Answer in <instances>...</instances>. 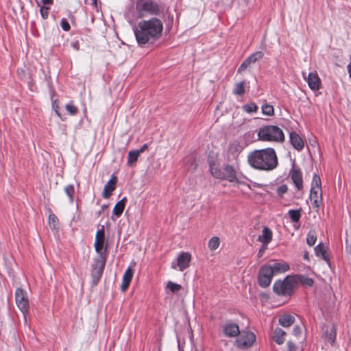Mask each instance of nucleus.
I'll use <instances>...</instances> for the list:
<instances>
[{
	"label": "nucleus",
	"mask_w": 351,
	"mask_h": 351,
	"mask_svg": "<svg viewBox=\"0 0 351 351\" xmlns=\"http://www.w3.org/2000/svg\"><path fill=\"white\" fill-rule=\"evenodd\" d=\"M247 161L250 165L259 170L271 171L278 165V158L273 148L255 150L249 154Z\"/></svg>",
	"instance_id": "obj_2"
},
{
	"label": "nucleus",
	"mask_w": 351,
	"mask_h": 351,
	"mask_svg": "<svg viewBox=\"0 0 351 351\" xmlns=\"http://www.w3.org/2000/svg\"><path fill=\"white\" fill-rule=\"evenodd\" d=\"M348 71L351 78V62L348 65Z\"/></svg>",
	"instance_id": "obj_55"
},
{
	"label": "nucleus",
	"mask_w": 351,
	"mask_h": 351,
	"mask_svg": "<svg viewBox=\"0 0 351 351\" xmlns=\"http://www.w3.org/2000/svg\"><path fill=\"white\" fill-rule=\"evenodd\" d=\"M66 110L71 115H75L78 112V108L71 101L65 106Z\"/></svg>",
	"instance_id": "obj_39"
},
{
	"label": "nucleus",
	"mask_w": 351,
	"mask_h": 351,
	"mask_svg": "<svg viewBox=\"0 0 351 351\" xmlns=\"http://www.w3.org/2000/svg\"><path fill=\"white\" fill-rule=\"evenodd\" d=\"M140 154L136 151H130L128 156V165L132 167L134 166L137 162Z\"/></svg>",
	"instance_id": "obj_27"
},
{
	"label": "nucleus",
	"mask_w": 351,
	"mask_h": 351,
	"mask_svg": "<svg viewBox=\"0 0 351 351\" xmlns=\"http://www.w3.org/2000/svg\"><path fill=\"white\" fill-rule=\"evenodd\" d=\"M272 232L268 227H264L262 234L258 236V241L263 244H269L272 239Z\"/></svg>",
	"instance_id": "obj_22"
},
{
	"label": "nucleus",
	"mask_w": 351,
	"mask_h": 351,
	"mask_svg": "<svg viewBox=\"0 0 351 351\" xmlns=\"http://www.w3.org/2000/svg\"><path fill=\"white\" fill-rule=\"evenodd\" d=\"M125 197H123L121 200L119 201L113 208V214L117 217H119L123 212L125 208Z\"/></svg>",
	"instance_id": "obj_25"
},
{
	"label": "nucleus",
	"mask_w": 351,
	"mask_h": 351,
	"mask_svg": "<svg viewBox=\"0 0 351 351\" xmlns=\"http://www.w3.org/2000/svg\"><path fill=\"white\" fill-rule=\"evenodd\" d=\"M64 192L69 198L71 203L73 202L74 200V186L73 184H69L64 187Z\"/></svg>",
	"instance_id": "obj_32"
},
{
	"label": "nucleus",
	"mask_w": 351,
	"mask_h": 351,
	"mask_svg": "<svg viewBox=\"0 0 351 351\" xmlns=\"http://www.w3.org/2000/svg\"><path fill=\"white\" fill-rule=\"evenodd\" d=\"M267 265L269 267L273 275L285 273L289 269V265L282 260L274 261L272 264Z\"/></svg>",
	"instance_id": "obj_14"
},
{
	"label": "nucleus",
	"mask_w": 351,
	"mask_h": 351,
	"mask_svg": "<svg viewBox=\"0 0 351 351\" xmlns=\"http://www.w3.org/2000/svg\"><path fill=\"white\" fill-rule=\"evenodd\" d=\"M294 322V317L289 314L282 315L278 319L279 324L283 327H289L292 325Z\"/></svg>",
	"instance_id": "obj_23"
},
{
	"label": "nucleus",
	"mask_w": 351,
	"mask_h": 351,
	"mask_svg": "<svg viewBox=\"0 0 351 351\" xmlns=\"http://www.w3.org/2000/svg\"><path fill=\"white\" fill-rule=\"evenodd\" d=\"M262 112L267 116H273L274 114V108L272 105L264 104L262 106Z\"/></svg>",
	"instance_id": "obj_34"
},
{
	"label": "nucleus",
	"mask_w": 351,
	"mask_h": 351,
	"mask_svg": "<svg viewBox=\"0 0 351 351\" xmlns=\"http://www.w3.org/2000/svg\"><path fill=\"white\" fill-rule=\"evenodd\" d=\"M267 245L268 244H263L262 247H261V249L259 250V251L258 252V257H261L263 256V253L267 248Z\"/></svg>",
	"instance_id": "obj_50"
},
{
	"label": "nucleus",
	"mask_w": 351,
	"mask_h": 351,
	"mask_svg": "<svg viewBox=\"0 0 351 351\" xmlns=\"http://www.w3.org/2000/svg\"><path fill=\"white\" fill-rule=\"evenodd\" d=\"M223 178L221 179L227 180L230 182H234L237 180V173L234 167L226 165L223 169Z\"/></svg>",
	"instance_id": "obj_19"
},
{
	"label": "nucleus",
	"mask_w": 351,
	"mask_h": 351,
	"mask_svg": "<svg viewBox=\"0 0 351 351\" xmlns=\"http://www.w3.org/2000/svg\"><path fill=\"white\" fill-rule=\"evenodd\" d=\"M286 332L280 328H277L274 332V339L276 343L280 345L285 342Z\"/></svg>",
	"instance_id": "obj_24"
},
{
	"label": "nucleus",
	"mask_w": 351,
	"mask_h": 351,
	"mask_svg": "<svg viewBox=\"0 0 351 351\" xmlns=\"http://www.w3.org/2000/svg\"><path fill=\"white\" fill-rule=\"evenodd\" d=\"M117 181V177L112 176L111 178L108 181V182L105 184L102 192V197L104 198L108 199V197H110V196L112 195V191L115 189Z\"/></svg>",
	"instance_id": "obj_17"
},
{
	"label": "nucleus",
	"mask_w": 351,
	"mask_h": 351,
	"mask_svg": "<svg viewBox=\"0 0 351 351\" xmlns=\"http://www.w3.org/2000/svg\"><path fill=\"white\" fill-rule=\"evenodd\" d=\"M289 138L291 145L296 150L301 151L304 148V142L297 132H291Z\"/></svg>",
	"instance_id": "obj_18"
},
{
	"label": "nucleus",
	"mask_w": 351,
	"mask_h": 351,
	"mask_svg": "<svg viewBox=\"0 0 351 351\" xmlns=\"http://www.w3.org/2000/svg\"><path fill=\"white\" fill-rule=\"evenodd\" d=\"M134 275V271L130 267H128L125 271L123 278L121 289L123 291H125L130 285L131 280Z\"/></svg>",
	"instance_id": "obj_20"
},
{
	"label": "nucleus",
	"mask_w": 351,
	"mask_h": 351,
	"mask_svg": "<svg viewBox=\"0 0 351 351\" xmlns=\"http://www.w3.org/2000/svg\"><path fill=\"white\" fill-rule=\"evenodd\" d=\"M220 244V239L217 237H212L208 242V247L211 250L217 249Z\"/></svg>",
	"instance_id": "obj_36"
},
{
	"label": "nucleus",
	"mask_w": 351,
	"mask_h": 351,
	"mask_svg": "<svg viewBox=\"0 0 351 351\" xmlns=\"http://www.w3.org/2000/svg\"><path fill=\"white\" fill-rule=\"evenodd\" d=\"M273 276L274 275L271 271L269 267L267 265H263L258 273V285L263 288L267 287L270 285Z\"/></svg>",
	"instance_id": "obj_8"
},
{
	"label": "nucleus",
	"mask_w": 351,
	"mask_h": 351,
	"mask_svg": "<svg viewBox=\"0 0 351 351\" xmlns=\"http://www.w3.org/2000/svg\"><path fill=\"white\" fill-rule=\"evenodd\" d=\"M58 218L54 215H50L49 216V223L51 228L56 229L58 226Z\"/></svg>",
	"instance_id": "obj_42"
},
{
	"label": "nucleus",
	"mask_w": 351,
	"mask_h": 351,
	"mask_svg": "<svg viewBox=\"0 0 351 351\" xmlns=\"http://www.w3.org/2000/svg\"><path fill=\"white\" fill-rule=\"evenodd\" d=\"M291 178L295 184L296 189L300 191L303 188L302 173L300 169L293 168L290 171Z\"/></svg>",
	"instance_id": "obj_15"
},
{
	"label": "nucleus",
	"mask_w": 351,
	"mask_h": 351,
	"mask_svg": "<svg viewBox=\"0 0 351 351\" xmlns=\"http://www.w3.org/2000/svg\"><path fill=\"white\" fill-rule=\"evenodd\" d=\"M166 288L171 291L172 293H175L180 291L182 287L179 284L169 281L167 284Z\"/></svg>",
	"instance_id": "obj_37"
},
{
	"label": "nucleus",
	"mask_w": 351,
	"mask_h": 351,
	"mask_svg": "<svg viewBox=\"0 0 351 351\" xmlns=\"http://www.w3.org/2000/svg\"><path fill=\"white\" fill-rule=\"evenodd\" d=\"M233 93L236 95H242L245 93L244 82L237 83L234 86Z\"/></svg>",
	"instance_id": "obj_33"
},
{
	"label": "nucleus",
	"mask_w": 351,
	"mask_h": 351,
	"mask_svg": "<svg viewBox=\"0 0 351 351\" xmlns=\"http://www.w3.org/2000/svg\"><path fill=\"white\" fill-rule=\"evenodd\" d=\"M243 110L247 113L256 112L258 110V106L255 103L246 104L242 106Z\"/></svg>",
	"instance_id": "obj_31"
},
{
	"label": "nucleus",
	"mask_w": 351,
	"mask_h": 351,
	"mask_svg": "<svg viewBox=\"0 0 351 351\" xmlns=\"http://www.w3.org/2000/svg\"><path fill=\"white\" fill-rule=\"evenodd\" d=\"M72 47H73L75 50H78V49H79V46H78V43H72Z\"/></svg>",
	"instance_id": "obj_54"
},
{
	"label": "nucleus",
	"mask_w": 351,
	"mask_h": 351,
	"mask_svg": "<svg viewBox=\"0 0 351 351\" xmlns=\"http://www.w3.org/2000/svg\"><path fill=\"white\" fill-rule=\"evenodd\" d=\"M255 62L261 59H262L264 56V53L262 51H256L250 55Z\"/></svg>",
	"instance_id": "obj_44"
},
{
	"label": "nucleus",
	"mask_w": 351,
	"mask_h": 351,
	"mask_svg": "<svg viewBox=\"0 0 351 351\" xmlns=\"http://www.w3.org/2000/svg\"><path fill=\"white\" fill-rule=\"evenodd\" d=\"M304 259H306V260H308V254H305L304 255Z\"/></svg>",
	"instance_id": "obj_56"
},
{
	"label": "nucleus",
	"mask_w": 351,
	"mask_h": 351,
	"mask_svg": "<svg viewBox=\"0 0 351 351\" xmlns=\"http://www.w3.org/2000/svg\"><path fill=\"white\" fill-rule=\"evenodd\" d=\"M106 261V256L105 255H98L95 258L93 263L91 266V277L92 283L96 285L99 281Z\"/></svg>",
	"instance_id": "obj_5"
},
{
	"label": "nucleus",
	"mask_w": 351,
	"mask_h": 351,
	"mask_svg": "<svg viewBox=\"0 0 351 351\" xmlns=\"http://www.w3.org/2000/svg\"><path fill=\"white\" fill-rule=\"evenodd\" d=\"M41 1L44 5H52L53 4V0H41Z\"/></svg>",
	"instance_id": "obj_52"
},
{
	"label": "nucleus",
	"mask_w": 351,
	"mask_h": 351,
	"mask_svg": "<svg viewBox=\"0 0 351 351\" xmlns=\"http://www.w3.org/2000/svg\"><path fill=\"white\" fill-rule=\"evenodd\" d=\"M53 109L55 110L56 113L59 117H60V114H59V112H58V105H56V101H55V102H53Z\"/></svg>",
	"instance_id": "obj_53"
},
{
	"label": "nucleus",
	"mask_w": 351,
	"mask_h": 351,
	"mask_svg": "<svg viewBox=\"0 0 351 351\" xmlns=\"http://www.w3.org/2000/svg\"><path fill=\"white\" fill-rule=\"evenodd\" d=\"M287 186L286 184H282L278 187L276 192L280 197H282V195L287 193Z\"/></svg>",
	"instance_id": "obj_43"
},
{
	"label": "nucleus",
	"mask_w": 351,
	"mask_h": 351,
	"mask_svg": "<svg viewBox=\"0 0 351 351\" xmlns=\"http://www.w3.org/2000/svg\"><path fill=\"white\" fill-rule=\"evenodd\" d=\"M223 332L227 337H234L240 334V330L237 324L229 322L223 326Z\"/></svg>",
	"instance_id": "obj_16"
},
{
	"label": "nucleus",
	"mask_w": 351,
	"mask_h": 351,
	"mask_svg": "<svg viewBox=\"0 0 351 351\" xmlns=\"http://www.w3.org/2000/svg\"><path fill=\"white\" fill-rule=\"evenodd\" d=\"M304 79L307 82L308 87L312 90H317L321 87V80L315 72L309 73L308 76H306V73L302 72Z\"/></svg>",
	"instance_id": "obj_13"
},
{
	"label": "nucleus",
	"mask_w": 351,
	"mask_h": 351,
	"mask_svg": "<svg viewBox=\"0 0 351 351\" xmlns=\"http://www.w3.org/2000/svg\"><path fill=\"white\" fill-rule=\"evenodd\" d=\"M136 10L140 18L146 14H157L159 11V5L153 0H137Z\"/></svg>",
	"instance_id": "obj_4"
},
{
	"label": "nucleus",
	"mask_w": 351,
	"mask_h": 351,
	"mask_svg": "<svg viewBox=\"0 0 351 351\" xmlns=\"http://www.w3.org/2000/svg\"><path fill=\"white\" fill-rule=\"evenodd\" d=\"M86 4H90L93 8L97 10V0H84Z\"/></svg>",
	"instance_id": "obj_49"
},
{
	"label": "nucleus",
	"mask_w": 351,
	"mask_h": 351,
	"mask_svg": "<svg viewBox=\"0 0 351 351\" xmlns=\"http://www.w3.org/2000/svg\"><path fill=\"white\" fill-rule=\"evenodd\" d=\"M258 138L262 141L281 143L285 141L282 129L277 125H269L261 127L257 133Z\"/></svg>",
	"instance_id": "obj_3"
},
{
	"label": "nucleus",
	"mask_w": 351,
	"mask_h": 351,
	"mask_svg": "<svg viewBox=\"0 0 351 351\" xmlns=\"http://www.w3.org/2000/svg\"><path fill=\"white\" fill-rule=\"evenodd\" d=\"M40 12L43 19H47L49 14V8L43 6L40 9Z\"/></svg>",
	"instance_id": "obj_46"
},
{
	"label": "nucleus",
	"mask_w": 351,
	"mask_h": 351,
	"mask_svg": "<svg viewBox=\"0 0 351 351\" xmlns=\"http://www.w3.org/2000/svg\"><path fill=\"white\" fill-rule=\"evenodd\" d=\"M147 144H144L141 149H138V150H136L139 154H141V153H143V152H145V150L147 148Z\"/></svg>",
	"instance_id": "obj_51"
},
{
	"label": "nucleus",
	"mask_w": 351,
	"mask_h": 351,
	"mask_svg": "<svg viewBox=\"0 0 351 351\" xmlns=\"http://www.w3.org/2000/svg\"><path fill=\"white\" fill-rule=\"evenodd\" d=\"M298 278L299 281L304 285L307 287H312L313 285V280L312 278L302 275L298 276Z\"/></svg>",
	"instance_id": "obj_38"
},
{
	"label": "nucleus",
	"mask_w": 351,
	"mask_h": 351,
	"mask_svg": "<svg viewBox=\"0 0 351 351\" xmlns=\"http://www.w3.org/2000/svg\"><path fill=\"white\" fill-rule=\"evenodd\" d=\"M315 254L322 258V259L327 261L326 252L323 244L319 243L315 247Z\"/></svg>",
	"instance_id": "obj_28"
},
{
	"label": "nucleus",
	"mask_w": 351,
	"mask_h": 351,
	"mask_svg": "<svg viewBox=\"0 0 351 351\" xmlns=\"http://www.w3.org/2000/svg\"><path fill=\"white\" fill-rule=\"evenodd\" d=\"M191 261V255L189 252H181L177 257L176 261L171 263V267L174 269H178L182 271L189 266Z\"/></svg>",
	"instance_id": "obj_9"
},
{
	"label": "nucleus",
	"mask_w": 351,
	"mask_h": 351,
	"mask_svg": "<svg viewBox=\"0 0 351 351\" xmlns=\"http://www.w3.org/2000/svg\"><path fill=\"white\" fill-rule=\"evenodd\" d=\"M105 233L104 228L98 230L95 241V248L98 255H105L106 256V247H104Z\"/></svg>",
	"instance_id": "obj_12"
},
{
	"label": "nucleus",
	"mask_w": 351,
	"mask_h": 351,
	"mask_svg": "<svg viewBox=\"0 0 351 351\" xmlns=\"http://www.w3.org/2000/svg\"><path fill=\"white\" fill-rule=\"evenodd\" d=\"M317 240L316 234L314 232H310L307 234L306 243L308 245L313 246L315 245Z\"/></svg>",
	"instance_id": "obj_41"
},
{
	"label": "nucleus",
	"mask_w": 351,
	"mask_h": 351,
	"mask_svg": "<svg viewBox=\"0 0 351 351\" xmlns=\"http://www.w3.org/2000/svg\"><path fill=\"white\" fill-rule=\"evenodd\" d=\"M256 340L255 335L252 332H244L241 333L239 337L237 339L235 343L238 348H247L253 345Z\"/></svg>",
	"instance_id": "obj_11"
},
{
	"label": "nucleus",
	"mask_w": 351,
	"mask_h": 351,
	"mask_svg": "<svg viewBox=\"0 0 351 351\" xmlns=\"http://www.w3.org/2000/svg\"><path fill=\"white\" fill-rule=\"evenodd\" d=\"M288 215L293 222H298L301 217V213L300 210H290L288 212Z\"/></svg>",
	"instance_id": "obj_35"
},
{
	"label": "nucleus",
	"mask_w": 351,
	"mask_h": 351,
	"mask_svg": "<svg viewBox=\"0 0 351 351\" xmlns=\"http://www.w3.org/2000/svg\"><path fill=\"white\" fill-rule=\"evenodd\" d=\"M287 346H288L289 351H296L297 350L295 343L294 341H293L291 340L287 342Z\"/></svg>",
	"instance_id": "obj_48"
},
{
	"label": "nucleus",
	"mask_w": 351,
	"mask_h": 351,
	"mask_svg": "<svg viewBox=\"0 0 351 351\" xmlns=\"http://www.w3.org/2000/svg\"><path fill=\"white\" fill-rule=\"evenodd\" d=\"M335 339L336 329L335 326H332L326 331V339L330 343L333 344L335 341Z\"/></svg>",
	"instance_id": "obj_29"
},
{
	"label": "nucleus",
	"mask_w": 351,
	"mask_h": 351,
	"mask_svg": "<svg viewBox=\"0 0 351 351\" xmlns=\"http://www.w3.org/2000/svg\"><path fill=\"white\" fill-rule=\"evenodd\" d=\"M255 61L252 58L251 56H250L247 58H246L243 62L241 64V66L238 69V72L241 73L245 71L247 68H248L252 64H254Z\"/></svg>",
	"instance_id": "obj_30"
},
{
	"label": "nucleus",
	"mask_w": 351,
	"mask_h": 351,
	"mask_svg": "<svg viewBox=\"0 0 351 351\" xmlns=\"http://www.w3.org/2000/svg\"><path fill=\"white\" fill-rule=\"evenodd\" d=\"M294 280L291 276H287L283 280H277L273 286L274 291L278 295H290L293 289Z\"/></svg>",
	"instance_id": "obj_6"
},
{
	"label": "nucleus",
	"mask_w": 351,
	"mask_h": 351,
	"mask_svg": "<svg viewBox=\"0 0 351 351\" xmlns=\"http://www.w3.org/2000/svg\"><path fill=\"white\" fill-rule=\"evenodd\" d=\"M310 197L315 207H319L322 200L321 180L319 176L314 174L311 184Z\"/></svg>",
	"instance_id": "obj_7"
},
{
	"label": "nucleus",
	"mask_w": 351,
	"mask_h": 351,
	"mask_svg": "<svg viewBox=\"0 0 351 351\" xmlns=\"http://www.w3.org/2000/svg\"><path fill=\"white\" fill-rule=\"evenodd\" d=\"M210 172L213 177L217 179L223 178V171L215 163H210Z\"/></svg>",
	"instance_id": "obj_26"
},
{
	"label": "nucleus",
	"mask_w": 351,
	"mask_h": 351,
	"mask_svg": "<svg viewBox=\"0 0 351 351\" xmlns=\"http://www.w3.org/2000/svg\"><path fill=\"white\" fill-rule=\"evenodd\" d=\"M163 29V24L158 18L141 20L133 27L134 35L138 45H143L158 39Z\"/></svg>",
	"instance_id": "obj_1"
},
{
	"label": "nucleus",
	"mask_w": 351,
	"mask_h": 351,
	"mask_svg": "<svg viewBox=\"0 0 351 351\" xmlns=\"http://www.w3.org/2000/svg\"><path fill=\"white\" fill-rule=\"evenodd\" d=\"M61 27L64 31H69L71 28L70 25L66 19H62L60 22Z\"/></svg>",
	"instance_id": "obj_45"
},
{
	"label": "nucleus",
	"mask_w": 351,
	"mask_h": 351,
	"mask_svg": "<svg viewBox=\"0 0 351 351\" xmlns=\"http://www.w3.org/2000/svg\"><path fill=\"white\" fill-rule=\"evenodd\" d=\"M15 300L17 306L25 315L29 309V300L26 293L21 288L17 289L15 293Z\"/></svg>",
	"instance_id": "obj_10"
},
{
	"label": "nucleus",
	"mask_w": 351,
	"mask_h": 351,
	"mask_svg": "<svg viewBox=\"0 0 351 351\" xmlns=\"http://www.w3.org/2000/svg\"><path fill=\"white\" fill-rule=\"evenodd\" d=\"M302 333V328L299 326H295L293 329V335L295 337H298Z\"/></svg>",
	"instance_id": "obj_47"
},
{
	"label": "nucleus",
	"mask_w": 351,
	"mask_h": 351,
	"mask_svg": "<svg viewBox=\"0 0 351 351\" xmlns=\"http://www.w3.org/2000/svg\"><path fill=\"white\" fill-rule=\"evenodd\" d=\"M244 149L243 143L238 140L231 142L228 147V152L233 156H238Z\"/></svg>",
	"instance_id": "obj_21"
},
{
	"label": "nucleus",
	"mask_w": 351,
	"mask_h": 351,
	"mask_svg": "<svg viewBox=\"0 0 351 351\" xmlns=\"http://www.w3.org/2000/svg\"><path fill=\"white\" fill-rule=\"evenodd\" d=\"M17 75H18L19 78H21V80H24V81H25L27 82H29V80H30L29 74L28 73H27L23 69H18Z\"/></svg>",
	"instance_id": "obj_40"
}]
</instances>
